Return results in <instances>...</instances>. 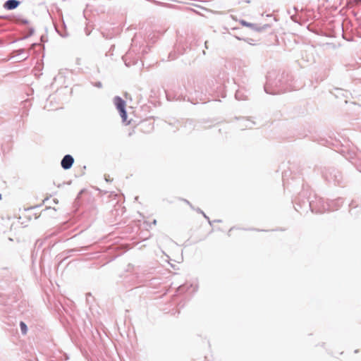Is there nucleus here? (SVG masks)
<instances>
[{
	"instance_id": "obj_1",
	"label": "nucleus",
	"mask_w": 361,
	"mask_h": 361,
	"mask_svg": "<svg viewBox=\"0 0 361 361\" xmlns=\"http://www.w3.org/2000/svg\"><path fill=\"white\" fill-rule=\"evenodd\" d=\"M264 88V91L270 94L284 93L293 90L289 85L285 84L281 78L276 82L273 81L271 73H269L267 76V83Z\"/></svg>"
},
{
	"instance_id": "obj_2",
	"label": "nucleus",
	"mask_w": 361,
	"mask_h": 361,
	"mask_svg": "<svg viewBox=\"0 0 361 361\" xmlns=\"http://www.w3.org/2000/svg\"><path fill=\"white\" fill-rule=\"evenodd\" d=\"M309 207L312 212L315 213H323L336 209L329 203L324 202L322 197H315V200L310 201Z\"/></svg>"
},
{
	"instance_id": "obj_3",
	"label": "nucleus",
	"mask_w": 361,
	"mask_h": 361,
	"mask_svg": "<svg viewBox=\"0 0 361 361\" xmlns=\"http://www.w3.org/2000/svg\"><path fill=\"white\" fill-rule=\"evenodd\" d=\"M114 104L118 110L123 121H126L127 118V112L126 111V102L119 96L114 98Z\"/></svg>"
},
{
	"instance_id": "obj_4",
	"label": "nucleus",
	"mask_w": 361,
	"mask_h": 361,
	"mask_svg": "<svg viewBox=\"0 0 361 361\" xmlns=\"http://www.w3.org/2000/svg\"><path fill=\"white\" fill-rule=\"evenodd\" d=\"M73 162H74L73 157L70 154H66L62 159V160L61 161V165L63 169L68 170L72 167Z\"/></svg>"
},
{
	"instance_id": "obj_5",
	"label": "nucleus",
	"mask_w": 361,
	"mask_h": 361,
	"mask_svg": "<svg viewBox=\"0 0 361 361\" xmlns=\"http://www.w3.org/2000/svg\"><path fill=\"white\" fill-rule=\"evenodd\" d=\"M20 4L18 0H7L4 4V8L6 10H13L16 8Z\"/></svg>"
},
{
	"instance_id": "obj_6",
	"label": "nucleus",
	"mask_w": 361,
	"mask_h": 361,
	"mask_svg": "<svg viewBox=\"0 0 361 361\" xmlns=\"http://www.w3.org/2000/svg\"><path fill=\"white\" fill-rule=\"evenodd\" d=\"M235 97L238 100H245L247 98V95L245 94L243 90H240L236 91Z\"/></svg>"
},
{
	"instance_id": "obj_7",
	"label": "nucleus",
	"mask_w": 361,
	"mask_h": 361,
	"mask_svg": "<svg viewBox=\"0 0 361 361\" xmlns=\"http://www.w3.org/2000/svg\"><path fill=\"white\" fill-rule=\"evenodd\" d=\"M243 123H244L240 125V126L245 127V128H251L254 125V122L250 121L249 119L244 120Z\"/></svg>"
},
{
	"instance_id": "obj_8",
	"label": "nucleus",
	"mask_w": 361,
	"mask_h": 361,
	"mask_svg": "<svg viewBox=\"0 0 361 361\" xmlns=\"http://www.w3.org/2000/svg\"><path fill=\"white\" fill-rule=\"evenodd\" d=\"M20 327L21 333L23 335H25L27 332V325L25 324V323L23 322H20Z\"/></svg>"
},
{
	"instance_id": "obj_9",
	"label": "nucleus",
	"mask_w": 361,
	"mask_h": 361,
	"mask_svg": "<svg viewBox=\"0 0 361 361\" xmlns=\"http://www.w3.org/2000/svg\"><path fill=\"white\" fill-rule=\"evenodd\" d=\"M240 24L244 25V26H246L247 27H252V28L255 26L254 24L250 23H247V22H246L245 20H242L240 21Z\"/></svg>"
},
{
	"instance_id": "obj_10",
	"label": "nucleus",
	"mask_w": 361,
	"mask_h": 361,
	"mask_svg": "<svg viewBox=\"0 0 361 361\" xmlns=\"http://www.w3.org/2000/svg\"><path fill=\"white\" fill-rule=\"evenodd\" d=\"M94 86L98 87V88H102V84L101 82H94V83H92Z\"/></svg>"
},
{
	"instance_id": "obj_11",
	"label": "nucleus",
	"mask_w": 361,
	"mask_h": 361,
	"mask_svg": "<svg viewBox=\"0 0 361 361\" xmlns=\"http://www.w3.org/2000/svg\"><path fill=\"white\" fill-rule=\"evenodd\" d=\"M202 215H203V216H204V218L208 221L209 224L210 225H212V222H211V221L209 220V217L205 214V213H204V212L202 214Z\"/></svg>"
},
{
	"instance_id": "obj_12",
	"label": "nucleus",
	"mask_w": 361,
	"mask_h": 361,
	"mask_svg": "<svg viewBox=\"0 0 361 361\" xmlns=\"http://www.w3.org/2000/svg\"><path fill=\"white\" fill-rule=\"evenodd\" d=\"M16 52L18 53V54H20L21 53L24 52V49H18L16 51Z\"/></svg>"
},
{
	"instance_id": "obj_13",
	"label": "nucleus",
	"mask_w": 361,
	"mask_h": 361,
	"mask_svg": "<svg viewBox=\"0 0 361 361\" xmlns=\"http://www.w3.org/2000/svg\"><path fill=\"white\" fill-rule=\"evenodd\" d=\"M195 210H196L198 213H200V214H202L204 213V212H203L202 210H201L200 208H197V209H195Z\"/></svg>"
},
{
	"instance_id": "obj_14",
	"label": "nucleus",
	"mask_w": 361,
	"mask_h": 361,
	"mask_svg": "<svg viewBox=\"0 0 361 361\" xmlns=\"http://www.w3.org/2000/svg\"><path fill=\"white\" fill-rule=\"evenodd\" d=\"M184 201H185L188 204H189V205H190V207L192 209H194V208H193V207H192V205L190 203V202H189V201H188V200H184Z\"/></svg>"
},
{
	"instance_id": "obj_15",
	"label": "nucleus",
	"mask_w": 361,
	"mask_h": 361,
	"mask_svg": "<svg viewBox=\"0 0 361 361\" xmlns=\"http://www.w3.org/2000/svg\"><path fill=\"white\" fill-rule=\"evenodd\" d=\"M182 288L183 287L182 286H180L179 288H178V291H181L182 290Z\"/></svg>"
}]
</instances>
